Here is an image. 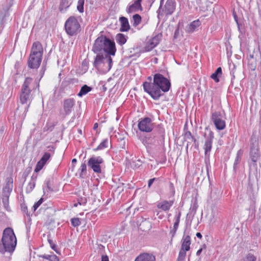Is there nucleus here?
Returning a JSON list of instances; mask_svg holds the SVG:
<instances>
[{
    "label": "nucleus",
    "instance_id": "aec40b11",
    "mask_svg": "<svg viewBox=\"0 0 261 261\" xmlns=\"http://www.w3.org/2000/svg\"><path fill=\"white\" fill-rule=\"evenodd\" d=\"M119 21L121 23L120 31L121 32H126L129 29L130 25L127 18L123 16L120 17Z\"/></svg>",
    "mask_w": 261,
    "mask_h": 261
},
{
    "label": "nucleus",
    "instance_id": "e433bc0d",
    "mask_svg": "<svg viewBox=\"0 0 261 261\" xmlns=\"http://www.w3.org/2000/svg\"><path fill=\"white\" fill-rule=\"evenodd\" d=\"M180 216H181L180 212H178L175 216V222L174 223L173 227V228H175V229H178L179 223L180 222Z\"/></svg>",
    "mask_w": 261,
    "mask_h": 261
},
{
    "label": "nucleus",
    "instance_id": "5701e85b",
    "mask_svg": "<svg viewBox=\"0 0 261 261\" xmlns=\"http://www.w3.org/2000/svg\"><path fill=\"white\" fill-rule=\"evenodd\" d=\"M71 3L68 0H61L59 5V11L61 13H64L70 7Z\"/></svg>",
    "mask_w": 261,
    "mask_h": 261
},
{
    "label": "nucleus",
    "instance_id": "c85d7f7f",
    "mask_svg": "<svg viewBox=\"0 0 261 261\" xmlns=\"http://www.w3.org/2000/svg\"><path fill=\"white\" fill-rule=\"evenodd\" d=\"M141 4L135 1L133 5L129 6L128 12L129 13L135 12L139 9H141Z\"/></svg>",
    "mask_w": 261,
    "mask_h": 261
},
{
    "label": "nucleus",
    "instance_id": "a878e982",
    "mask_svg": "<svg viewBox=\"0 0 261 261\" xmlns=\"http://www.w3.org/2000/svg\"><path fill=\"white\" fill-rule=\"evenodd\" d=\"M200 24L201 23L198 19L192 21L188 27L187 32L189 33L194 32L196 29L200 25Z\"/></svg>",
    "mask_w": 261,
    "mask_h": 261
},
{
    "label": "nucleus",
    "instance_id": "4c0bfd02",
    "mask_svg": "<svg viewBox=\"0 0 261 261\" xmlns=\"http://www.w3.org/2000/svg\"><path fill=\"white\" fill-rule=\"evenodd\" d=\"M48 242L50 245L51 248L54 250L57 253L60 254V251L57 248L56 245L54 243L53 241L50 239H48Z\"/></svg>",
    "mask_w": 261,
    "mask_h": 261
},
{
    "label": "nucleus",
    "instance_id": "a211bd4d",
    "mask_svg": "<svg viewBox=\"0 0 261 261\" xmlns=\"http://www.w3.org/2000/svg\"><path fill=\"white\" fill-rule=\"evenodd\" d=\"M174 203L173 200H163L157 203L156 206L158 208L164 211H168Z\"/></svg>",
    "mask_w": 261,
    "mask_h": 261
},
{
    "label": "nucleus",
    "instance_id": "f257e3e1",
    "mask_svg": "<svg viewBox=\"0 0 261 261\" xmlns=\"http://www.w3.org/2000/svg\"><path fill=\"white\" fill-rule=\"evenodd\" d=\"M144 91L147 93L154 100H158L163 95L164 93L168 92L171 87L169 80L160 73L154 75L152 83L145 82L143 84Z\"/></svg>",
    "mask_w": 261,
    "mask_h": 261
},
{
    "label": "nucleus",
    "instance_id": "4be33fe9",
    "mask_svg": "<svg viewBox=\"0 0 261 261\" xmlns=\"http://www.w3.org/2000/svg\"><path fill=\"white\" fill-rule=\"evenodd\" d=\"M37 178V175H35L34 174L31 177L30 181L26 187V192L28 193H31L35 186V181Z\"/></svg>",
    "mask_w": 261,
    "mask_h": 261
},
{
    "label": "nucleus",
    "instance_id": "f704fd0d",
    "mask_svg": "<svg viewBox=\"0 0 261 261\" xmlns=\"http://www.w3.org/2000/svg\"><path fill=\"white\" fill-rule=\"evenodd\" d=\"M84 4L85 0H79L77 1L76 9L77 10L81 13H82L84 11Z\"/></svg>",
    "mask_w": 261,
    "mask_h": 261
},
{
    "label": "nucleus",
    "instance_id": "9d476101",
    "mask_svg": "<svg viewBox=\"0 0 261 261\" xmlns=\"http://www.w3.org/2000/svg\"><path fill=\"white\" fill-rule=\"evenodd\" d=\"M211 118L217 129L221 130L225 128V122L222 119L221 112L216 111L212 113Z\"/></svg>",
    "mask_w": 261,
    "mask_h": 261
},
{
    "label": "nucleus",
    "instance_id": "a19ab883",
    "mask_svg": "<svg viewBox=\"0 0 261 261\" xmlns=\"http://www.w3.org/2000/svg\"><path fill=\"white\" fill-rule=\"evenodd\" d=\"M256 257L252 254L248 253L244 258L243 261H255Z\"/></svg>",
    "mask_w": 261,
    "mask_h": 261
},
{
    "label": "nucleus",
    "instance_id": "bb28decb",
    "mask_svg": "<svg viewBox=\"0 0 261 261\" xmlns=\"http://www.w3.org/2000/svg\"><path fill=\"white\" fill-rule=\"evenodd\" d=\"M222 74V68L219 67L216 69L215 72L211 75V77L215 82L218 83L219 82V77L221 76Z\"/></svg>",
    "mask_w": 261,
    "mask_h": 261
},
{
    "label": "nucleus",
    "instance_id": "20e7f679",
    "mask_svg": "<svg viewBox=\"0 0 261 261\" xmlns=\"http://www.w3.org/2000/svg\"><path fill=\"white\" fill-rule=\"evenodd\" d=\"M43 54V48L39 41L33 43L28 59V67L31 69H37L40 66Z\"/></svg>",
    "mask_w": 261,
    "mask_h": 261
},
{
    "label": "nucleus",
    "instance_id": "864d4df0",
    "mask_svg": "<svg viewBox=\"0 0 261 261\" xmlns=\"http://www.w3.org/2000/svg\"><path fill=\"white\" fill-rule=\"evenodd\" d=\"M196 236L197 238H199L200 239H201L202 238V234L200 232H197Z\"/></svg>",
    "mask_w": 261,
    "mask_h": 261
},
{
    "label": "nucleus",
    "instance_id": "7ed1b4c3",
    "mask_svg": "<svg viewBox=\"0 0 261 261\" xmlns=\"http://www.w3.org/2000/svg\"><path fill=\"white\" fill-rule=\"evenodd\" d=\"M17 239L12 228L7 227L3 233L2 242H0V252L12 253L16 246Z\"/></svg>",
    "mask_w": 261,
    "mask_h": 261
},
{
    "label": "nucleus",
    "instance_id": "f3484780",
    "mask_svg": "<svg viewBox=\"0 0 261 261\" xmlns=\"http://www.w3.org/2000/svg\"><path fill=\"white\" fill-rule=\"evenodd\" d=\"M106 41L105 36H100L98 37L95 41L93 47V51L95 53H98L103 51V46Z\"/></svg>",
    "mask_w": 261,
    "mask_h": 261
},
{
    "label": "nucleus",
    "instance_id": "49530a36",
    "mask_svg": "<svg viewBox=\"0 0 261 261\" xmlns=\"http://www.w3.org/2000/svg\"><path fill=\"white\" fill-rule=\"evenodd\" d=\"M159 134H160V137L161 138H163L164 136V134H165V130H164V129L163 127H160V128H159Z\"/></svg>",
    "mask_w": 261,
    "mask_h": 261
},
{
    "label": "nucleus",
    "instance_id": "c756f323",
    "mask_svg": "<svg viewBox=\"0 0 261 261\" xmlns=\"http://www.w3.org/2000/svg\"><path fill=\"white\" fill-rule=\"evenodd\" d=\"M41 257L45 259L48 260L49 261H59V257L54 254H44L40 256Z\"/></svg>",
    "mask_w": 261,
    "mask_h": 261
},
{
    "label": "nucleus",
    "instance_id": "c03bdc74",
    "mask_svg": "<svg viewBox=\"0 0 261 261\" xmlns=\"http://www.w3.org/2000/svg\"><path fill=\"white\" fill-rule=\"evenodd\" d=\"M44 165V164H37L35 169V172L38 173L39 171H40L41 169H43Z\"/></svg>",
    "mask_w": 261,
    "mask_h": 261
},
{
    "label": "nucleus",
    "instance_id": "412c9836",
    "mask_svg": "<svg viewBox=\"0 0 261 261\" xmlns=\"http://www.w3.org/2000/svg\"><path fill=\"white\" fill-rule=\"evenodd\" d=\"M87 173L86 164H81L75 173L79 178H84Z\"/></svg>",
    "mask_w": 261,
    "mask_h": 261
},
{
    "label": "nucleus",
    "instance_id": "2f4dec72",
    "mask_svg": "<svg viewBox=\"0 0 261 261\" xmlns=\"http://www.w3.org/2000/svg\"><path fill=\"white\" fill-rule=\"evenodd\" d=\"M141 17L140 15L136 14L133 16V24L134 27L139 25L141 21Z\"/></svg>",
    "mask_w": 261,
    "mask_h": 261
},
{
    "label": "nucleus",
    "instance_id": "79ce46f5",
    "mask_svg": "<svg viewBox=\"0 0 261 261\" xmlns=\"http://www.w3.org/2000/svg\"><path fill=\"white\" fill-rule=\"evenodd\" d=\"M43 201V198H41L37 202L35 203V204L33 205L34 211H36L37 209V208L42 203Z\"/></svg>",
    "mask_w": 261,
    "mask_h": 261
},
{
    "label": "nucleus",
    "instance_id": "4d7b16f0",
    "mask_svg": "<svg viewBox=\"0 0 261 261\" xmlns=\"http://www.w3.org/2000/svg\"><path fill=\"white\" fill-rule=\"evenodd\" d=\"M230 73L232 74V76H233V78H234V72H231Z\"/></svg>",
    "mask_w": 261,
    "mask_h": 261
},
{
    "label": "nucleus",
    "instance_id": "3c124183",
    "mask_svg": "<svg viewBox=\"0 0 261 261\" xmlns=\"http://www.w3.org/2000/svg\"><path fill=\"white\" fill-rule=\"evenodd\" d=\"M48 148H49V151L52 152L53 154L54 152V149H55L54 146H49Z\"/></svg>",
    "mask_w": 261,
    "mask_h": 261
},
{
    "label": "nucleus",
    "instance_id": "58836bf2",
    "mask_svg": "<svg viewBox=\"0 0 261 261\" xmlns=\"http://www.w3.org/2000/svg\"><path fill=\"white\" fill-rule=\"evenodd\" d=\"M93 170L96 173H101V169L99 164H88Z\"/></svg>",
    "mask_w": 261,
    "mask_h": 261
},
{
    "label": "nucleus",
    "instance_id": "6e6d98bb",
    "mask_svg": "<svg viewBox=\"0 0 261 261\" xmlns=\"http://www.w3.org/2000/svg\"><path fill=\"white\" fill-rule=\"evenodd\" d=\"M76 162V160L75 159H73L72 160V163H74Z\"/></svg>",
    "mask_w": 261,
    "mask_h": 261
},
{
    "label": "nucleus",
    "instance_id": "f8f14e48",
    "mask_svg": "<svg viewBox=\"0 0 261 261\" xmlns=\"http://www.w3.org/2000/svg\"><path fill=\"white\" fill-rule=\"evenodd\" d=\"M184 138L185 141L187 142L186 145L187 150L189 147L192 148L193 146H194L195 149L198 148V142L197 141L196 138L192 135L190 131H187L185 133Z\"/></svg>",
    "mask_w": 261,
    "mask_h": 261
},
{
    "label": "nucleus",
    "instance_id": "0eeeda50",
    "mask_svg": "<svg viewBox=\"0 0 261 261\" xmlns=\"http://www.w3.org/2000/svg\"><path fill=\"white\" fill-rule=\"evenodd\" d=\"M164 0L160 1V5L157 11L158 15H171L176 9V3L175 0H167L164 6Z\"/></svg>",
    "mask_w": 261,
    "mask_h": 261
},
{
    "label": "nucleus",
    "instance_id": "cd10ccee",
    "mask_svg": "<svg viewBox=\"0 0 261 261\" xmlns=\"http://www.w3.org/2000/svg\"><path fill=\"white\" fill-rule=\"evenodd\" d=\"M92 88L88 86L87 85H84L81 87L80 92L77 94V96L79 97H82L83 95H85L88 92H90Z\"/></svg>",
    "mask_w": 261,
    "mask_h": 261
},
{
    "label": "nucleus",
    "instance_id": "a18cd8bd",
    "mask_svg": "<svg viewBox=\"0 0 261 261\" xmlns=\"http://www.w3.org/2000/svg\"><path fill=\"white\" fill-rule=\"evenodd\" d=\"M157 180V178H153L150 179L148 180V188H150V187L151 186V185L153 184V182L155 180Z\"/></svg>",
    "mask_w": 261,
    "mask_h": 261
},
{
    "label": "nucleus",
    "instance_id": "7c9ffc66",
    "mask_svg": "<svg viewBox=\"0 0 261 261\" xmlns=\"http://www.w3.org/2000/svg\"><path fill=\"white\" fill-rule=\"evenodd\" d=\"M109 141L108 139H106L103 140L102 142L95 149L94 151L99 150L106 148L108 146Z\"/></svg>",
    "mask_w": 261,
    "mask_h": 261
},
{
    "label": "nucleus",
    "instance_id": "72a5a7b5",
    "mask_svg": "<svg viewBox=\"0 0 261 261\" xmlns=\"http://www.w3.org/2000/svg\"><path fill=\"white\" fill-rule=\"evenodd\" d=\"M51 155V154L50 152H45L40 160L37 163H46V162L49 160Z\"/></svg>",
    "mask_w": 261,
    "mask_h": 261
},
{
    "label": "nucleus",
    "instance_id": "c9c22d12",
    "mask_svg": "<svg viewBox=\"0 0 261 261\" xmlns=\"http://www.w3.org/2000/svg\"><path fill=\"white\" fill-rule=\"evenodd\" d=\"M2 199L5 209L8 212L10 211V207L9 204V197H2Z\"/></svg>",
    "mask_w": 261,
    "mask_h": 261
},
{
    "label": "nucleus",
    "instance_id": "de8ad7c7",
    "mask_svg": "<svg viewBox=\"0 0 261 261\" xmlns=\"http://www.w3.org/2000/svg\"><path fill=\"white\" fill-rule=\"evenodd\" d=\"M177 229H175L173 228L172 230H171L170 231V233L172 234V239H173V238L174 237L175 234H176V231H177ZM172 240V239H171V241Z\"/></svg>",
    "mask_w": 261,
    "mask_h": 261
},
{
    "label": "nucleus",
    "instance_id": "bf43d9fd",
    "mask_svg": "<svg viewBox=\"0 0 261 261\" xmlns=\"http://www.w3.org/2000/svg\"><path fill=\"white\" fill-rule=\"evenodd\" d=\"M250 57L251 58H253V55H250Z\"/></svg>",
    "mask_w": 261,
    "mask_h": 261
},
{
    "label": "nucleus",
    "instance_id": "ea45409f",
    "mask_svg": "<svg viewBox=\"0 0 261 261\" xmlns=\"http://www.w3.org/2000/svg\"><path fill=\"white\" fill-rule=\"evenodd\" d=\"M71 223L74 227H77L81 225L80 219L79 218H73L71 219Z\"/></svg>",
    "mask_w": 261,
    "mask_h": 261
},
{
    "label": "nucleus",
    "instance_id": "2eb2a0df",
    "mask_svg": "<svg viewBox=\"0 0 261 261\" xmlns=\"http://www.w3.org/2000/svg\"><path fill=\"white\" fill-rule=\"evenodd\" d=\"M214 134L212 131L209 132L208 137L206 138L203 149L204 150L205 156L206 158L209 157L210 152L212 148L213 141L214 139Z\"/></svg>",
    "mask_w": 261,
    "mask_h": 261
},
{
    "label": "nucleus",
    "instance_id": "ddd939ff",
    "mask_svg": "<svg viewBox=\"0 0 261 261\" xmlns=\"http://www.w3.org/2000/svg\"><path fill=\"white\" fill-rule=\"evenodd\" d=\"M103 46V51L107 53V55L114 56L116 52L115 44L113 41L106 37V41Z\"/></svg>",
    "mask_w": 261,
    "mask_h": 261
},
{
    "label": "nucleus",
    "instance_id": "603ef678",
    "mask_svg": "<svg viewBox=\"0 0 261 261\" xmlns=\"http://www.w3.org/2000/svg\"><path fill=\"white\" fill-rule=\"evenodd\" d=\"M202 250V248H200V249H198L197 250V252H196V255H199L200 254V253H201Z\"/></svg>",
    "mask_w": 261,
    "mask_h": 261
},
{
    "label": "nucleus",
    "instance_id": "1a4fd4ad",
    "mask_svg": "<svg viewBox=\"0 0 261 261\" xmlns=\"http://www.w3.org/2000/svg\"><path fill=\"white\" fill-rule=\"evenodd\" d=\"M138 127L141 132L150 133L153 130L154 125L151 119L149 117H145L139 121Z\"/></svg>",
    "mask_w": 261,
    "mask_h": 261
},
{
    "label": "nucleus",
    "instance_id": "9b49d317",
    "mask_svg": "<svg viewBox=\"0 0 261 261\" xmlns=\"http://www.w3.org/2000/svg\"><path fill=\"white\" fill-rule=\"evenodd\" d=\"M161 34H158L152 37L147 42L143 51L147 52L151 50L159 43L161 40Z\"/></svg>",
    "mask_w": 261,
    "mask_h": 261
},
{
    "label": "nucleus",
    "instance_id": "6ab92c4d",
    "mask_svg": "<svg viewBox=\"0 0 261 261\" xmlns=\"http://www.w3.org/2000/svg\"><path fill=\"white\" fill-rule=\"evenodd\" d=\"M135 261H155V257L152 254L143 253L139 255Z\"/></svg>",
    "mask_w": 261,
    "mask_h": 261
},
{
    "label": "nucleus",
    "instance_id": "09e8293b",
    "mask_svg": "<svg viewBox=\"0 0 261 261\" xmlns=\"http://www.w3.org/2000/svg\"><path fill=\"white\" fill-rule=\"evenodd\" d=\"M197 209V205L196 204H194L193 206L190 208V210L193 212L194 213H196Z\"/></svg>",
    "mask_w": 261,
    "mask_h": 261
},
{
    "label": "nucleus",
    "instance_id": "4468645a",
    "mask_svg": "<svg viewBox=\"0 0 261 261\" xmlns=\"http://www.w3.org/2000/svg\"><path fill=\"white\" fill-rule=\"evenodd\" d=\"M75 100L73 98H68L63 101V112L65 115H69L75 106Z\"/></svg>",
    "mask_w": 261,
    "mask_h": 261
},
{
    "label": "nucleus",
    "instance_id": "37998d69",
    "mask_svg": "<svg viewBox=\"0 0 261 261\" xmlns=\"http://www.w3.org/2000/svg\"><path fill=\"white\" fill-rule=\"evenodd\" d=\"M243 153V151L241 149H240L238 152H237V157H236V162H239L241 160V158L242 156V154Z\"/></svg>",
    "mask_w": 261,
    "mask_h": 261
},
{
    "label": "nucleus",
    "instance_id": "393cba45",
    "mask_svg": "<svg viewBox=\"0 0 261 261\" xmlns=\"http://www.w3.org/2000/svg\"><path fill=\"white\" fill-rule=\"evenodd\" d=\"M250 158L251 161L253 162H256L258 161L259 158V154L257 149L253 148H251L250 150Z\"/></svg>",
    "mask_w": 261,
    "mask_h": 261
},
{
    "label": "nucleus",
    "instance_id": "423d86ee",
    "mask_svg": "<svg viewBox=\"0 0 261 261\" xmlns=\"http://www.w3.org/2000/svg\"><path fill=\"white\" fill-rule=\"evenodd\" d=\"M65 29L69 36L76 35L80 31L81 25L75 16L69 17L65 23Z\"/></svg>",
    "mask_w": 261,
    "mask_h": 261
},
{
    "label": "nucleus",
    "instance_id": "b1692460",
    "mask_svg": "<svg viewBox=\"0 0 261 261\" xmlns=\"http://www.w3.org/2000/svg\"><path fill=\"white\" fill-rule=\"evenodd\" d=\"M127 39V36L121 33L117 34L115 37L116 42L121 46L126 43Z\"/></svg>",
    "mask_w": 261,
    "mask_h": 261
},
{
    "label": "nucleus",
    "instance_id": "39448f33",
    "mask_svg": "<svg viewBox=\"0 0 261 261\" xmlns=\"http://www.w3.org/2000/svg\"><path fill=\"white\" fill-rule=\"evenodd\" d=\"M112 59L108 55L103 56L98 54L93 63L94 67L102 72L109 71L112 67Z\"/></svg>",
    "mask_w": 261,
    "mask_h": 261
},
{
    "label": "nucleus",
    "instance_id": "680f3d73",
    "mask_svg": "<svg viewBox=\"0 0 261 261\" xmlns=\"http://www.w3.org/2000/svg\"><path fill=\"white\" fill-rule=\"evenodd\" d=\"M79 133H82V130H79Z\"/></svg>",
    "mask_w": 261,
    "mask_h": 261
},
{
    "label": "nucleus",
    "instance_id": "13d9d810",
    "mask_svg": "<svg viewBox=\"0 0 261 261\" xmlns=\"http://www.w3.org/2000/svg\"><path fill=\"white\" fill-rule=\"evenodd\" d=\"M137 2H138V3H140L141 4V2L142 1V0H137L136 1Z\"/></svg>",
    "mask_w": 261,
    "mask_h": 261
},
{
    "label": "nucleus",
    "instance_id": "5fc2aeb1",
    "mask_svg": "<svg viewBox=\"0 0 261 261\" xmlns=\"http://www.w3.org/2000/svg\"><path fill=\"white\" fill-rule=\"evenodd\" d=\"M98 124L97 123H95L94 124V126H93V129L94 130L96 129L98 127Z\"/></svg>",
    "mask_w": 261,
    "mask_h": 261
},
{
    "label": "nucleus",
    "instance_id": "dca6fc26",
    "mask_svg": "<svg viewBox=\"0 0 261 261\" xmlns=\"http://www.w3.org/2000/svg\"><path fill=\"white\" fill-rule=\"evenodd\" d=\"M13 180L12 177L6 179V184L3 188L2 197H9L12 191Z\"/></svg>",
    "mask_w": 261,
    "mask_h": 261
},
{
    "label": "nucleus",
    "instance_id": "052dcab7",
    "mask_svg": "<svg viewBox=\"0 0 261 261\" xmlns=\"http://www.w3.org/2000/svg\"><path fill=\"white\" fill-rule=\"evenodd\" d=\"M159 219H162V216H159Z\"/></svg>",
    "mask_w": 261,
    "mask_h": 261
},
{
    "label": "nucleus",
    "instance_id": "f03ea898",
    "mask_svg": "<svg viewBox=\"0 0 261 261\" xmlns=\"http://www.w3.org/2000/svg\"><path fill=\"white\" fill-rule=\"evenodd\" d=\"M33 79L27 77L21 87L20 94V101L21 105L18 107L17 110L19 111L20 109H24L22 114V119L25 117L32 99L31 91L34 88L33 85Z\"/></svg>",
    "mask_w": 261,
    "mask_h": 261
},
{
    "label": "nucleus",
    "instance_id": "473e14b6",
    "mask_svg": "<svg viewBox=\"0 0 261 261\" xmlns=\"http://www.w3.org/2000/svg\"><path fill=\"white\" fill-rule=\"evenodd\" d=\"M103 159L100 156H93L89 160L88 163H102Z\"/></svg>",
    "mask_w": 261,
    "mask_h": 261
},
{
    "label": "nucleus",
    "instance_id": "8fccbe9b",
    "mask_svg": "<svg viewBox=\"0 0 261 261\" xmlns=\"http://www.w3.org/2000/svg\"><path fill=\"white\" fill-rule=\"evenodd\" d=\"M101 261H109V257L107 255H102L101 256Z\"/></svg>",
    "mask_w": 261,
    "mask_h": 261
},
{
    "label": "nucleus",
    "instance_id": "6e6552de",
    "mask_svg": "<svg viewBox=\"0 0 261 261\" xmlns=\"http://www.w3.org/2000/svg\"><path fill=\"white\" fill-rule=\"evenodd\" d=\"M181 248L179 250L177 261H184L186 256L187 252L190 249L191 244V237L189 235L183 236L181 240Z\"/></svg>",
    "mask_w": 261,
    "mask_h": 261
}]
</instances>
